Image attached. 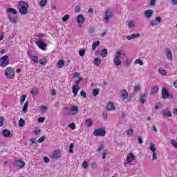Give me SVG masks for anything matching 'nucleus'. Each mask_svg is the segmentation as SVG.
I'll return each instance as SVG.
<instances>
[{
    "instance_id": "17",
    "label": "nucleus",
    "mask_w": 177,
    "mask_h": 177,
    "mask_svg": "<svg viewBox=\"0 0 177 177\" xmlns=\"http://www.w3.org/2000/svg\"><path fill=\"white\" fill-rule=\"evenodd\" d=\"M158 23H161V17H158L154 20H153L151 23V26H157Z\"/></svg>"
},
{
    "instance_id": "20",
    "label": "nucleus",
    "mask_w": 177,
    "mask_h": 177,
    "mask_svg": "<svg viewBox=\"0 0 177 177\" xmlns=\"http://www.w3.org/2000/svg\"><path fill=\"white\" fill-rule=\"evenodd\" d=\"M122 97L124 100L128 99V91L126 89L122 91Z\"/></svg>"
},
{
    "instance_id": "6",
    "label": "nucleus",
    "mask_w": 177,
    "mask_h": 177,
    "mask_svg": "<svg viewBox=\"0 0 177 177\" xmlns=\"http://www.w3.org/2000/svg\"><path fill=\"white\" fill-rule=\"evenodd\" d=\"M9 64V57L4 55L0 58V67L5 68Z\"/></svg>"
},
{
    "instance_id": "7",
    "label": "nucleus",
    "mask_w": 177,
    "mask_h": 177,
    "mask_svg": "<svg viewBox=\"0 0 177 177\" xmlns=\"http://www.w3.org/2000/svg\"><path fill=\"white\" fill-rule=\"evenodd\" d=\"M35 44L39 48V49H41V50H46V47L48 46V44L43 42L41 38L37 39V41H35Z\"/></svg>"
},
{
    "instance_id": "53",
    "label": "nucleus",
    "mask_w": 177,
    "mask_h": 177,
    "mask_svg": "<svg viewBox=\"0 0 177 177\" xmlns=\"http://www.w3.org/2000/svg\"><path fill=\"white\" fill-rule=\"evenodd\" d=\"M140 100H141V103L145 104V102L147 101L146 95H142Z\"/></svg>"
},
{
    "instance_id": "63",
    "label": "nucleus",
    "mask_w": 177,
    "mask_h": 177,
    "mask_svg": "<svg viewBox=\"0 0 177 177\" xmlns=\"http://www.w3.org/2000/svg\"><path fill=\"white\" fill-rule=\"evenodd\" d=\"M171 145H173L176 147V149H177V142L176 141L172 140Z\"/></svg>"
},
{
    "instance_id": "36",
    "label": "nucleus",
    "mask_w": 177,
    "mask_h": 177,
    "mask_svg": "<svg viewBox=\"0 0 177 177\" xmlns=\"http://www.w3.org/2000/svg\"><path fill=\"white\" fill-rule=\"evenodd\" d=\"M73 77L78 78V80H83L82 76H81L80 75V73L78 72H75L73 74Z\"/></svg>"
},
{
    "instance_id": "37",
    "label": "nucleus",
    "mask_w": 177,
    "mask_h": 177,
    "mask_svg": "<svg viewBox=\"0 0 177 177\" xmlns=\"http://www.w3.org/2000/svg\"><path fill=\"white\" fill-rule=\"evenodd\" d=\"M134 64H140V66H143V61L140 59H137L134 62Z\"/></svg>"
},
{
    "instance_id": "35",
    "label": "nucleus",
    "mask_w": 177,
    "mask_h": 177,
    "mask_svg": "<svg viewBox=\"0 0 177 177\" xmlns=\"http://www.w3.org/2000/svg\"><path fill=\"white\" fill-rule=\"evenodd\" d=\"M30 59L32 61H33V62H35L36 64L38 63V57L35 56V55H32L30 57Z\"/></svg>"
},
{
    "instance_id": "9",
    "label": "nucleus",
    "mask_w": 177,
    "mask_h": 177,
    "mask_svg": "<svg viewBox=\"0 0 177 177\" xmlns=\"http://www.w3.org/2000/svg\"><path fill=\"white\" fill-rule=\"evenodd\" d=\"M84 21H85V17L82 15H77V22L79 25V27H82V24H84Z\"/></svg>"
},
{
    "instance_id": "45",
    "label": "nucleus",
    "mask_w": 177,
    "mask_h": 177,
    "mask_svg": "<svg viewBox=\"0 0 177 177\" xmlns=\"http://www.w3.org/2000/svg\"><path fill=\"white\" fill-rule=\"evenodd\" d=\"M81 81H82V80L78 79V80H75V85L73 86H76L77 88H80V82H81Z\"/></svg>"
},
{
    "instance_id": "44",
    "label": "nucleus",
    "mask_w": 177,
    "mask_h": 177,
    "mask_svg": "<svg viewBox=\"0 0 177 177\" xmlns=\"http://www.w3.org/2000/svg\"><path fill=\"white\" fill-rule=\"evenodd\" d=\"M85 52H86V50H85V49L80 50L79 51V55H80V56H81L82 57H84V56H85Z\"/></svg>"
},
{
    "instance_id": "54",
    "label": "nucleus",
    "mask_w": 177,
    "mask_h": 177,
    "mask_svg": "<svg viewBox=\"0 0 177 177\" xmlns=\"http://www.w3.org/2000/svg\"><path fill=\"white\" fill-rule=\"evenodd\" d=\"M41 113H45V111H48V108H46L45 106H41Z\"/></svg>"
},
{
    "instance_id": "2",
    "label": "nucleus",
    "mask_w": 177,
    "mask_h": 177,
    "mask_svg": "<svg viewBox=\"0 0 177 177\" xmlns=\"http://www.w3.org/2000/svg\"><path fill=\"white\" fill-rule=\"evenodd\" d=\"M5 75L8 80H13L15 78V69L12 67H8L5 70Z\"/></svg>"
},
{
    "instance_id": "49",
    "label": "nucleus",
    "mask_w": 177,
    "mask_h": 177,
    "mask_svg": "<svg viewBox=\"0 0 177 177\" xmlns=\"http://www.w3.org/2000/svg\"><path fill=\"white\" fill-rule=\"evenodd\" d=\"M68 128H71V129H75V123H71L68 125Z\"/></svg>"
},
{
    "instance_id": "33",
    "label": "nucleus",
    "mask_w": 177,
    "mask_h": 177,
    "mask_svg": "<svg viewBox=\"0 0 177 177\" xmlns=\"http://www.w3.org/2000/svg\"><path fill=\"white\" fill-rule=\"evenodd\" d=\"M71 111L73 112V114H77L78 113V106H73L71 107Z\"/></svg>"
},
{
    "instance_id": "8",
    "label": "nucleus",
    "mask_w": 177,
    "mask_h": 177,
    "mask_svg": "<svg viewBox=\"0 0 177 177\" xmlns=\"http://www.w3.org/2000/svg\"><path fill=\"white\" fill-rule=\"evenodd\" d=\"M14 165L18 168L23 169L26 167V162L21 160H14Z\"/></svg>"
},
{
    "instance_id": "48",
    "label": "nucleus",
    "mask_w": 177,
    "mask_h": 177,
    "mask_svg": "<svg viewBox=\"0 0 177 177\" xmlns=\"http://www.w3.org/2000/svg\"><path fill=\"white\" fill-rule=\"evenodd\" d=\"M127 136H132V135H133V129H129L127 132Z\"/></svg>"
},
{
    "instance_id": "40",
    "label": "nucleus",
    "mask_w": 177,
    "mask_h": 177,
    "mask_svg": "<svg viewBox=\"0 0 177 177\" xmlns=\"http://www.w3.org/2000/svg\"><path fill=\"white\" fill-rule=\"evenodd\" d=\"M129 28H132L133 27H135V21H129L128 24Z\"/></svg>"
},
{
    "instance_id": "41",
    "label": "nucleus",
    "mask_w": 177,
    "mask_h": 177,
    "mask_svg": "<svg viewBox=\"0 0 177 177\" xmlns=\"http://www.w3.org/2000/svg\"><path fill=\"white\" fill-rule=\"evenodd\" d=\"M39 63H40V64H41V66H45V64H46V63H48V59H40Z\"/></svg>"
},
{
    "instance_id": "52",
    "label": "nucleus",
    "mask_w": 177,
    "mask_h": 177,
    "mask_svg": "<svg viewBox=\"0 0 177 177\" xmlns=\"http://www.w3.org/2000/svg\"><path fill=\"white\" fill-rule=\"evenodd\" d=\"M106 156H107V149H105L102 153V160H106Z\"/></svg>"
},
{
    "instance_id": "51",
    "label": "nucleus",
    "mask_w": 177,
    "mask_h": 177,
    "mask_svg": "<svg viewBox=\"0 0 177 177\" xmlns=\"http://www.w3.org/2000/svg\"><path fill=\"white\" fill-rule=\"evenodd\" d=\"M104 147V144H102L101 146L100 147H98V149H97V153L102 151V150H103Z\"/></svg>"
},
{
    "instance_id": "29",
    "label": "nucleus",
    "mask_w": 177,
    "mask_h": 177,
    "mask_svg": "<svg viewBox=\"0 0 177 177\" xmlns=\"http://www.w3.org/2000/svg\"><path fill=\"white\" fill-rule=\"evenodd\" d=\"M85 124L86 127H92V125H93V122L92 121V119H86Z\"/></svg>"
},
{
    "instance_id": "4",
    "label": "nucleus",
    "mask_w": 177,
    "mask_h": 177,
    "mask_svg": "<svg viewBox=\"0 0 177 177\" xmlns=\"http://www.w3.org/2000/svg\"><path fill=\"white\" fill-rule=\"evenodd\" d=\"M125 56V53H122L121 51L116 52V55L114 58V63L115 66H121V56Z\"/></svg>"
},
{
    "instance_id": "59",
    "label": "nucleus",
    "mask_w": 177,
    "mask_h": 177,
    "mask_svg": "<svg viewBox=\"0 0 177 177\" xmlns=\"http://www.w3.org/2000/svg\"><path fill=\"white\" fill-rule=\"evenodd\" d=\"M37 121H38V122H44V121H45V118L40 117L38 118Z\"/></svg>"
},
{
    "instance_id": "13",
    "label": "nucleus",
    "mask_w": 177,
    "mask_h": 177,
    "mask_svg": "<svg viewBox=\"0 0 177 177\" xmlns=\"http://www.w3.org/2000/svg\"><path fill=\"white\" fill-rule=\"evenodd\" d=\"M153 15H154V11L153 10H147L145 12L146 19H150Z\"/></svg>"
},
{
    "instance_id": "38",
    "label": "nucleus",
    "mask_w": 177,
    "mask_h": 177,
    "mask_svg": "<svg viewBox=\"0 0 177 177\" xmlns=\"http://www.w3.org/2000/svg\"><path fill=\"white\" fill-rule=\"evenodd\" d=\"M24 124H26V121L23 118L19 119V127H24Z\"/></svg>"
},
{
    "instance_id": "16",
    "label": "nucleus",
    "mask_w": 177,
    "mask_h": 177,
    "mask_svg": "<svg viewBox=\"0 0 177 177\" xmlns=\"http://www.w3.org/2000/svg\"><path fill=\"white\" fill-rule=\"evenodd\" d=\"M166 57H167L168 60L172 61V52L169 48L166 49Z\"/></svg>"
},
{
    "instance_id": "58",
    "label": "nucleus",
    "mask_w": 177,
    "mask_h": 177,
    "mask_svg": "<svg viewBox=\"0 0 177 177\" xmlns=\"http://www.w3.org/2000/svg\"><path fill=\"white\" fill-rule=\"evenodd\" d=\"M80 95H81V96H82L83 97L86 98V93L85 91H82L80 92Z\"/></svg>"
},
{
    "instance_id": "50",
    "label": "nucleus",
    "mask_w": 177,
    "mask_h": 177,
    "mask_svg": "<svg viewBox=\"0 0 177 177\" xmlns=\"http://www.w3.org/2000/svg\"><path fill=\"white\" fill-rule=\"evenodd\" d=\"M5 122V120L3 119V117H0V127H3V124Z\"/></svg>"
},
{
    "instance_id": "5",
    "label": "nucleus",
    "mask_w": 177,
    "mask_h": 177,
    "mask_svg": "<svg viewBox=\"0 0 177 177\" xmlns=\"http://www.w3.org/2000/svg\"><path fill=\"white\" fill-rule=\"evenodd\" d=\"M149 150L152 151V160L156 161L157 160V149H156V144L151 142L149 145Z\"/></svg>"
},
{
    "instance_id": "47",
    "label": "nucleus",
    "mask_w": 177,
    "mask_h": 177,
    "mask_svg": "<svg viewBox=\"0 0 177 177\" xmlns=\"http://www.w3.org/2000/svg\"><path fill=\"white\" fill-rule=\"evenodd\" d=\"M69 19H70V15L68 14H66L62 18V21H67V20Z\"/></svg>"
},
{
    "instance_id": "26",
    "label": "nucleus",
    "mask_w": 177,
    "mask_h": 177,
    "mask_svg": "<svg viewBox=\"0 0 177 177\" xmlns=\"http://www.w3.org/2000/svg\"><path fill=\"white\" fill-rule=\"evenodd\" d=\"M99 45H100V41L99 40H97V41H94L92 46V50H95V49H96V48H97Z\"/></svg>"
},
{
    "instance_id": "32",
    "label": "nucleus",
    "mask_w": 177,
    "mask_h": 177,
    "mask_svg": "<svg viewBox=\"0 0 177 177\" xmlns=\"http://www.w3.org/2000/svg\"><path fill=\"white\" fill-rule=\"evenodd\" d=\"M7 12H8L9 13H12V15H16L17 13L16 9L12 8H8Z\"/></svg>"
},
{
    "instance_id": "21",
    "label": "nucleus",
    "mask_w": 177,
    "mask_h": 177,
    "mask_svg": "<svg viewBox=\"0 0 177 177\" xmlns=\"http://www.w3.org/2000/svg\"><path fill=\"white\" fill-rule=\"evenodd\" d=\"M64 61L63 59H60L57 63V67H58V68H63V67H64Z\"/></svg>"
},
{
    "instance_id": "27",
    "label": "nucleus",
    "mask_w": 177,
    "mask_h": 177,
    "mask_svg": "<svg viewBox=\"0 0 177 177\" xmlns=\"http://www.w3.org/2000/svg\"><path fill=\"white\" fill-rule=\"evenodd\" d=\"M158 73H160V74L163 76H165L167 74V70L162 69V68H159Z\"/></svg>"
},
{
    "instance_id": "30",
    "label": "nucleus",
    "mask_w": 177,
    "mask_h": 177,
    "mask_svg": "<svg viewBox=\"0 0 177 177\" xmlns=\"http://www.w3.org/2000/svg\"><path fill=\"white\" fill-rule=\"evenodd\" d=\"M46 3H48V0H41L39 3V7L44 8V6H46Z\"/></svg>"
},
{
    "instance_id": "46",
    "label": "nucleus",
    "mask_w": 177,
    "mask_h": 177,
    "mask_svg": "<svg viewBox=\"0 0 177 177\" xmlns=\"http://www.w3.org/2000/svg\"><path fill=\"white\" fill-rule=\"evenodd\" d=\"M26 95H23L21 96V97H20L21 104H23V103H24V101L26 100Z\"/></svg>"
},
{
    "instance_id": "10",
    "label": "nucleus",
    "mask_w": 177,
    "mask_h": 177,
    "mask_svg": "<svg viewBox=\"0 0 177 177\" xmlns=\"http://www.w3.org/2000/svg\"><path fill=\"white\" fill-rule=\"evenodd\" d=\"M162 99H167L169 97V93L168 90L165 88H162Z\"/></svg>"
},
{
    "instance_id": "39",
    "label": "nucleus",
    "mask_w": 177,
    "mask_h": 177,
    "mask_svg": "<svg viewBox=\"0 0 177 177\" xmlns=\"http://www.w3.org/2000/svg\"><path fill=\"white\" fill-rule=\"evenodd\" d=\"M69 153H74V144L73 143H71L69 145Z\"/></svg>"
},
{
    "instance_id": "25",
    "label": "nucleus",
    "mask_w": 177,
    "mask_h": 177,
    "mask_svg": "<svg viewBox=\"0 0 177 177\" xmlns=\"http://www.w3.org/2000/svg\"><path fill=\"white\" fill-rule=\"evenodd\" d=\"M158 93V86H153L151 88L150 95H154L155 93Z\"/></svg>"
},
{
    "instance_id": "31",
    "label": "nucleus",
    "mask_w": 177,
    "mask_h": 177,
    "mask_svg": "<svg viewBox=\"0 0 177 177\" xmlns=\"http://www.w3.org/2000/svg\"><path fill=\"white\" fill-rule=\"evenodd\" d=\"M107 53H108L107 49L106 48H104L101 51V57H106L107 56Z\"/></svg>"
},
{
    "instance_id": "22",
    "label": "nucleus",
    "mask_w": 177,
    "mask_h": 177,
    "mask_svg": "<svg viewBox=\"0 0 177 177\" xmlns=\"http://www.w3.org/2000/svg\"><path fill=\"white\" fill-rule=\"evenodd\" d=\"M10 131L8 130V129H4L2 131V135L3 136H4V138H9V136H10Z\"/></svg>"
},
{
    "instance_id": "12",
    "label": "nucleus",
    "mask_w": 177,
    "mask_h": 177,
    "mask_svg": "<svg viewBox=\"0 0 177 177\" xmlns=\"http://www.w3.org/2000/svg\"><path fill=\"white\" fill-rule=\"evenodd\" d=\"M106 110L108 111H111L115 110V106H114V103L110 102L106 104Z\"/></svg>"
},
{
    "instance_id": "34",
    "label": "nucleus",
    "mask_w": 177,
    "mask_h": 177,
    "mask_svg": "<svg viewBox=\"0 0 177 177\" xmlns=\"http://www.w3.org/2000/svg\"><path fill=\"white\" fill-rule=\"evenodd\" d=\"M30 93H32V95H38V93H39V91H38V88H34L30 91Z\"/></svg>"
},
{
    "instance_id": "24",
    "label": "nucleus",
    "mask_w": 177,
    "mask_h": 177,
    "mask_svg": "<svg viewBox=\"0 0 177 177\" xmlns=\"http://www.w3.org/2000/svg\"><path fill=\"white\" fill-rule=\"evenodd\" d=\"M78 91H80V87H76L75 86H73L72 88V92L74 94V96H77V95H78Z\"/></svg>"
},
{
    "instance_id": "19",
    "label": "nucleus",
    "mask_w": 177,
    "mask_h": 177,
    "mask_svg": "<svg viewBox=\"0 0 177 177\" xmlns=\"http://www.w3.org/2000/svg\"><path fill=\"white\" fill-rule=\"evenodd\" d=\"M135 160V156L133 153H130L129 156H127V162H132Z\"/></svg>"
},
{
    "instance_id": "61",
    "label": "nucleus",
    "mask_w": 177,
    "mask_h": 177,
    "mask_svg": "<svg viewBox=\"0 0 177 177\" xmlns=\"http://www.w3.org/2000/svg\"><path fill=\"white\" fill-rule=\"evenodd\" d=\"M150 6H156V0H151Z\"/></svg>"
},
{
    "instance_id": "15",
    "label": "nucleus",
    "mask_w": 177,
    "mask_h": 177,
    "mask_svg": "<svg viewBox=\"0 0 177 177\" xmlns=\"http://www.w3.org/2000/svg\"><path fill=\"white\" fill-rule=\"evenodd\" d=\"M60 154V151L59 150H55L51 155V158H54V160H57L59 158Z\"/></svg>"
},
{
    "instance_id": "18",
    "label": "nucleus",
    "mask_w": 177,
    "mask_h": 177,
    "mask_svg": "<svg viewBox=\"0 0 177 177\" xmlns=\"http://www.w3.org/2000/svg\"><path fill=\"white\" fill-rule=\"evenodd\" d=\"M28 111V101H26L22 108V113H24V114H26Z\"/></svg>"
},
{
    "instance_id": "28",
    "label": "nucleus",
    "mask_w": 177,
    "mask_h": 177,
    "mask_svg": "<svg viewBox=\"0 0 177 177\" xmlns=\"http://www.w3.org/2000/svg\"><path fill=\"white\" fill-rule=\"evenodd\" d=\"M102 63V59H100V58L99 57H96L95 59H94V64L95 66H100V64Z\"/></svg>"
},
{
    "instance_id": "57",
    "label": "nucleus",
    "mask_w": 177,
    "mask_h": 177,
    "mask_svg": "<svg viewBox=\"0 0 177 177\" xmlns=\"http://www.w3.org/2000/svg\"><path fill=\"white\" fill-rule=\"evenodd\" d=\"M45 139H46L45 136H42L38 139L37 142L38 143H42V142H44Z\"/></svg>"
},
{
    "instance_id": "11",
    "label": "nucleus",
    "mask_w": 177,
    "mask_h": 177,
    "mask_svg": "<svg viewBox=\"0 0 177 177\" xmlns=\"http://www.w3.org/2000/svg\"><path fill=\"white\" fill-rule=\"evenodd\" d=\"M162 117L165 118H171V117H172V113H171V111L168 110V109H165L162 111Z\"/></svg>"
},
{
    "instance_id": "3",
    "label": "nucleus",
    "mask_w": 177,
    "mask_h": 177,
    "mask_svg": "<svg viewBox=\"0 0 177 177\" xmlns=\"http://www.w3.org/2000/svg\"><path fill=\"white\" fill-rule=\"evenodd\" d=\"M94 136H100V138H102L103 136H106V130L103 128L95 129L93 131Z\"/></svg>"
},
{
    "instance_id": "64",
    "label": "nucleus",
    "mask_w": 177,
    "mask_h": 177,
    "mask_svg": "<svg viewBox=\"0 0 177 177\" xmlns=\"http://www.w3.org/2000/svg\"><path fill=\"white\" fill-rule=\"evenodd\" d=\"M174 88H176V89H177V80L174 82Z\"/></svg>"
},
{
    "instance_id": "56",
    "label": "nucleus",
    "mask_w": 177,
    "mask_h": 177,
    "mask_svg": "<svg viewBox=\"0 0 177 177\" xmlns=\"http://www.w3.org/2000/svg\"><path fill=\"white\" fill-rule=\"evenodd\" d=\"M82 167L84 169H86V168H88V162L86 161L82 162Z\"/></svg>"
},
{
    "instance_id": "60",
    "label": "nucleus",
    "mask_w": 177,
    "mask_h": 177,
    "mask_svg": "<svg viewBox=\"0 0 177 177\" xmlns=\"http://www.w3.org/2000/svg\"><path fill=\"white\" fill-rule=\"evenodd\" d=\"M44 162H46V164L49 163V161H50L49 158H48L47 156H45L44 158Z\"/></svg>"
},
{
    "instance_id": "62",
    "label": "nucleus",
    "mask_w": 177,
    "mask_h": 177,
    "mask_svg": "<svg viewBox=\"0 0 177 177\" xmlns=\"http://www.w3.org/2000/svg\"><path fill=\"white\" fill-rule=\"evenodd\" d=\"M36 140H37L35 139V138H32L30 139V142H31V143H33V144L37 143Z\"/></svg>"
},
{
    "instance_id": "55",
    "label": "nucleus",
    "mask_w": 177,
    "mask_h": 177,
    "mask_svg": "<svg viewBox=\"0 0 177 177\" xmlns=\"http://www.w3.org/2000/svg\"><path fill=\"white\" fill-rule=\"evenodd\" d=\"M75 13H80L81 12V7L80 6H76L75 8Z\"/></svg>"
},
{
    "instance_id": "43",
    "label": "nucleus",
    "mask_w": 177,
    "mask_h": 177,
    "mask_svg": "<svg viewBox=\"0 0 177 177\" xmlns=\"http://www.w3.org/2000/svg\"><path fill=\"white\" fill-rule=\"evenodd\" d=\"M40 132H41V129H39L38 127H35L33 131V133H35V135L39 134Z\"/></svg>"
},
{
    "instance_id": "23",
    "label": "nucleus",
    "mask_w": 177,
    "mask_h": 177,
    "mask_svg": "<svg viewBox=\"0 0 177 177\" xmlns=\"http://www.w3.org/2000/svg\"><path fill=\"white\" fill-rule=\"evenodd\" d=\"M140 37V34H133L131 35H129L127 37L128 41H131V39H135V38Z\"/></svg>"
},
{
    "instance_id": "42",
    "label": "nucleus",
    "mask_w": 177,
    "mask_h": 177,
    "mask_svg": "<svg viewBox=\"0 0 177 177\" xmlns=\"http://www.w3.org/2000/svg\"><path fill=\"white\" fill-rule=\"evenodd\" d=\"M99 91H100L99 88H94L93 90V96H97V95H99Z\"/></svg>"
},
{
    "instance_id": "14",
    "label": "nucleus",
    "mask_w": 177,
    "mask_h": 177,
    "mask_svg": "<svg viewBox=\"0 0 177 177\" xmlns=\"http://www.w3.org/2000/svg\"><path fill=\"white\" fill-rule=\"evenodd\" d=\"M104 20H109V19H111L113 17V13L111 11L107 10L104 13Z\"/></svg>"
},
{
    "instance_id": "1",
    "label": "nucleus",
    "mask_w": 177,
    "mask_h": 177,
    "mask_svg": "<svg viewBox=\"0 0 177 177\" xmlns=\"http://www.w3.org/2000/svg\"><path fill=\"white\" fill-rule=\"evenodd\" d=\"M28 3L24 2V1H19V13L22 16H26L28 13Z\"/></svg>"
}]
</instances>
